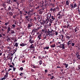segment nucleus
Segmentation results:
<instances>
[{"label":"nucleus","instance_id":"4c0bfd02","mask_svg":"<svg viewBox=\"0 0 80 80\" xmlns=\"http://www.w3.org/2000/svg\"><path fill=\"white\" fill-rule=\"evenodd\" d=\"M17 24L18 25H20V24H21V23L20 22H18L17 23Z\"/></svg>","mask_w":80,"mask_h":80},{"label":"nucleus","instance_id":"cd10ccee","mask_svg":"<svg viewBox=\"0 0 80 80\" xmlns=\"http://www.w3.org/2000/svg\"><path fill=\"white\" fill-rule=\"evenodd\" d=\"M63 65H64L65 66L66 68H67V67H68V64H67L66 63H64Z\"/></svg>","mask_w":80,"mask_h":80},{"label":"nucleus","instance_id":"a878e982","mask_svg":"<svg viewBox=\"0 0 80 80\" xmlns=\"http://www.w3.org/2000/svg\"><path fill=\"white\" fill-rule=\"evenodd\" d=\"M44 50H45V49H46V50H48V49H49V47L48 46L45 47L44 48Z\"/></svg>","mask_w":80,"mask_h":80},{"label":"nucleus","instance_id":"a211bd4d","mask_svg":"<svg viewBox=\"0 0 80 80\" xmlns=\"http://www.w3.org/2000/svg\"><path fill=\"white\" fill-rule=\"evenodd\" d=\"M52 48H54L55 47V44H53L50 46Z\"/></svg>","mask_w":80,"mask_h":80},{"label":"nucleus","instance_id":"8fccbe9b","mask_svg":"<svg viewBox=\"0 0 80 80\" xmlns=\"http://www.w3.org/2000/svg\"><path fill=\"white\" fill-rule=\"evenodd\" d=\"M58 18H62V15H61L59 16V17H58Z\"/></svg>","mask_w":80,"mask_h":80},{"label":"nucleus","instance_id":"5fc2aeb1","mask_svg":"<svg viewBox=\"0 0 80 80\" xmlns=\"http://www.w3.org/2000/svg\"><path fill=\"white\" fill-rule=\"evenodd\" d=\"M19 13L21 14V15H22V11H19Z\"/></svg>","mask_w":80,"mask_h":80},{"label":"nucleus","instance_id":"f704fd0d","mask_svg":"<svg viewBox=\"0 0 80 80\" xmlns=\"http://www.w3.org/2000/svg\"><path fill=\"white\" fill-rule=\"evenodd\" d=\"M7 40L8 42H10V38L9 37H8V38L7 39Z\"/></svg>","mask_w":80,"mask_h":80},{"label":"nucleus","instance_id":"a18cd8bd","mask_svg":"<svg viewBox=\"0 0 80 80\" xmlns=\"http://www.w3.org/2000/svg\"><path fill=\"white\" fill-rule=\"evenodd\" d=\"M12 26L13 27V28H15V27H16V25H15V24L12 25Z\"/></svg>","mask_w":80,"mask_h":80},{"label":"nucleus","instance_id":"4d7b16f0","mask_svg":"<svg viewBox=\"0 0 80 80\" xmlns=\"http://www.w3.org/2000/svg\"><path fill=\"white\" fill-rule=\"evenodd\" d=\"M9 67H10V68H12V67L13 68V66L12 65H9Z\"/></svg>","mask_w":80,"mask_h":80},{"label":"nucleus","instance_id":"39448f33","mask_svg":"<svg viewBox=\"0 0 80 80\" xmlns=\"http://www.w3.org/2000/svg\"><path fill=\"white\" fill-rule=\"evenodd\" d=\"M57 47H59L61 48H62V49H65V45L64 44H60L59 46H57Z\"/></svg>","mask_w":80,"mask_h":80},{"label":"nucleus","instance_id":"473e14b6","mask_svg":"<svg viewBox=\"0 0 80 80\" xmlns=\"http://www.w3.org/2000/svg\"><path fill=\"white\" fill-rule=\"evenodd\" d=\"M53 21H53V20H52V19H50L49 22L50 23H53Z\"/></svg>","mask_w":80,"mask_h":80},{"label":"nucleus","instance_id":"ddd939ff","mask_svg":"<svg viewBox=\"0 0 80 80\" xmlns=\"http://www.w3.org/2000/svg\"><path fill=\"white\" fill-rule=\"evenodd\" d=\"M51 19H52V20L54 21V20H55V16H51Z\"/></svg>","mask_w":80,"mask_h":80},{"label":"nucleus","instance_id":"c85d7f7f","mask_svg":"<svg viewBox=\"0 0 80 80\" xmlns=\"http://www.w3.org/2000/svg\"><path fill=\"white\" fill-rule=\"evenodd\" d=\"M31 66L32 67V68H35V66H36L35 65V64H31Z\"/></svg>","mask_w":80,"mask_h":80},{"label":"nucleus","instance_id":"052dcab7","mask_svg":"<svg viewBox=\"0 0 80 80\" xmlns=\"http://www.w3.org/2000/svg\"><path fill=\"white\" fill-rule=\"evenodd\" d=\"M78 11L79 13V15H80V9H79V8H78Z\"/></svg>","mask_w":80,"mask_h":80},{"label":"nucleus","instance_id":"4468645a","mask_svg":"<svg viewBox=\"0 0 80 80\" xmlns=\"http://www.w3.org/2000/svg\"><path fill=\"white\" fill-rule=\"evenodd\" d=\"M78 30H79V29H78V28L76 27L74 29L75 32H77V31H78Z\"/></svg>","mask_w":80,"mask_h":80},{"label":"nucleus","instance_id":"2eb2a0df","mask_svg":"<svg viewBox=\"0 0 80 80\" xmlns=\"http://www.w3.org/2000/svg\"><path fill=\"white\" fill-rule=\"evenodd\" d=\"M12 54H11V55L9 56V58H8V60H12Z\"/></svg>","mask_w":80,"mask_h":80},{"label":"nucleus","instance_id":"4be33fe9","mask_svg":"<svg viewBox=\"0 0 80 80\" xmlns=\"http://www.w3.org/2000/svg\"><path fill=\"white\" fill-rule=\"evenodd\" d=\"M2 27L3 28V29H7V27L5 26H2Z\"/></svg>","mask_w":80,"mask_h":80},{"label":"nucleus","instance_id":"a19ab883","mask_svg":"<svg viewBox=\"0 0 80 80\" xmlns=\"http://www.w3.org/2000/svg\"><path fill=\"white\" fill-rule=\"evenodd\" d=\"M9 22H7L6 23H5L4 24V25H6V26H7V25H8V24H9Z\"/></svg>","mask_w":80,"mask_h":80},{"label":"nucleus","instance_id":"c03bdc74","mask_svg":"<svg viewBox=\"0 0 80 80\" xmlns=\"http://www.w3.org/2000/svg\"><path fill=\"white\" fill-rule=\"evenodd\" d=\"M75 43H71V46H72V47H73L75 45Z\"/></svg>","mask_w":80,"mask_h":80},{"label":"nucleus","instance_id":"9d476101","mask_svg":"<svg viewBox=\"0 0 80 80\" xmlns=\"http://www.w3.org/2000/svg\"><path fill=\"white\" fill-rule=\"evenodd\" d=\"M32 26V23H28V29H30V28Z\"/></svg>","mask_w":80,"mask_h":80},{"label":"nucleus","instance_id":"f257e3e1","mask_svg":"<svg viewBox=\"0 0 80 80\" xmlns=\"http://www.w3.org/2000/svg\"><path fill=\"white\" fill-rule=\"evenodd\" d=\"M40 28V27H38L36 29V28H34L33 30H32L31 34H32V35H35V33H37L38 32V30Z\"/></svg>","mask_w":80,"mask_h":80},{"label":"nucleus","instance_id":"6e6552de","mask_svg":"<svg viewBox=\"0 0 80 80\" xmlns=\"http://www.w3.org/2000/svg\"><path fill=\"white\" fill-rule=\"evenodd\" d=\"M70 34L68 33V34L66 35V38L67 40H69L70 38Z\"/></svg>","mask_w":80,"mask_h":80},{"label":"nucleus","instance_id":"49530a36","mask_svg":"<svg viewBox=\"0 0 80 80\" xmlns=\"http://www.w3.org/2000/svg\"><path fill=\"white\" fill-rule=\"evenodd\" d=\"M23 73L21 72L20 74L19 75L20 76H21L22 77L23 75Z\"/></svg>","mask_w":80,"mask_h":80},{"label":"nucleus","instance_id":"2f4dec72","mask_svg":"<svg viewBox=\"0 0 80 80\" xmlns=\"http://www.w3.org/2000/svg\"><path fill=\"white\" fill-rule=\"evenodd\" d=\"M32 21H33V19H31V20L29 21V23H31L32 24Z\"/></svg>","mask_w":80,"mask_h":80},{"label":"nucleus","instance_id":"3c124183","mask_svg":"<svg viewBox=\"0 0 80 80\" xmlns=\"http://www.w3.org/2000/svg\"><path fill=\"white\" fill-rule=\"evenodd\" d=\"M39 13L40 14H42V11H39Z\"/></svg>","mask_w":80,"mask_h":80},{"label":"nucleus","instance_id":"9b49d317","mask_svg":"<svg viewBox=\"0 0 80 80\" xmlns=\"http://www.w3.org/2000/svg\"><path fill=\"white\" fill-rule=\"evenodd\" d=\"M60 37L61 38L62 41L63 42V41H64V36H63V35H61L60 36Z\"/></svg>","mask_w":80,"mask_h":80},{"label":"nucleus","instance_id":"e2e57ef3","mask_svg":"<svg viewBox=\"0 0 80 80\" xmlns=\"http://www.w3.org/2000/svg\"><path fill=\"white\" fill-rule=\"evenodd\" d=\"M69 27H70V25L69 24H68V25L67 26V28H68Z\"/></svg>","mask_w":80,"mask_h":80},{"label":"nucleus","instance_id":"f8f14e48","mask_svg":"<svg viewBox=\"0 0 80 80\" xmlns=\"http://www.w3.org/2000/svg\"><path fill=\"white\" fill-rule=\"evenodd\" d=\"M27 45V44L25 43H22V44H20V46L21 47H24V46H25V45Z\"/></svg>","mask_w":80,"mask_h":80},{"label":"nucleus","instance_id":"6ab92c4d","mask_svg":"<svg viewBox=\"0 0 80 80\" xmlns=\"http://www.w3.org/2000/svg\"><path fill=\"white\" fill-rule=\"evenodd\" d=\"M30 48H34V46H33V44H32L29 47Z\"/></svg>","mask_w":80,"mask_h":80},{"label":"nucleus","instance_id":"f3484780","mask_svg":"<svg viewBox=\"0 0 80 80\" xmlns=\"http://www.w3.org/2000/svg\"><path fill=\"white\" fill-rule=\"evenodd\" d=\"M41 37H42V35L40 34L38 35V38H39L38 40H41Z\"/></svg>","mask_w":80,"mask_h":80},{"label":"nucleus","instance_id":"c756f323","mask_svg":"<svg viewBox=\"0 0 80 80\" xmlns=\"http://www.w3.org/2000/svg\"><path fill=\"white\" fill-rule=\"evenodd\" d=\"M9 13L10 16H13V13L12 12H9Z\"/></svg>","mask_w":80,"mask_h":80},{"label":"nucleus","instance_id":"338daca9","mask_svg":"<svg viewBox=\"0 0 80 80\" xmlns=\"http://www.w3.org/2000/svg\"><path fill=\"white\" fill-rule=\"evenodd\" d=\"M22 63H25V60H23L22 61Z\"/></svg>","mask_w":80,"mask_h":80},{"label":"nucleus","instance_id":"c9c22d12","mask_svg":"<svg viewBox=\"0 0 80 80\" xmlns=\"http://www.w3.org/2000/svg\"><path fill=\"white\" fill-rule=\"evenodd\" d=\"M18 43H16L14 46L15 47H18Z\"/></svg>","mask_w":80,"mask_h":80},{"label":"nucleus","instance_id":"f03ea898","mask_svg":"<svg viewBox=\"0 0 80 80\" xmlns=\"http://www.w3.org/2000/svg\"><path fill=\"white\" fill-rule=\"evenodd\" d=\"M53 33L52 32V31H49V29L47 32L46 34V36H49V37H52V35H53Z\"/></svg>","mask_w":80,"mask_h":80},{"label":"nucleus","instance_id":"13d9d810","mask_svg":"<svg viewBox=\"0 0 80 80\" xmlns=\"http://www.w3.org/2000/svg\"><path fill=\"white\" fill-rule=\"evenodd\" d=\"M8 48L9 49V50H11V48H10V47H8Z\"/></svg>","mask_w":80,"mask_h":80},{"label":"nucleus","instance_id":"1a4fd4ad","mask_svg":"<svg viewBox=\"0 0 80 80\" xmlns=\"http://www.w3.org/2000/svg\"><path fill=\"white\" fill-rule=\"evenodd\" d=\"M52 16V14L51 13H48L47 14V16H46V18H50Z\"/></svg>","mask_w":80,"mask_h":80},{"label":"nucleus","instance_id":"5701e85b","mask_svg":"<svg viewBox=\"0 0 80 80\" xmlns=\"http://www.w3.org/2000/svg\"><path fill=\"white\" fill-rule=\"evenodd\" d=\"M39 65H41L42 64V60H39Z\"/></svg>","mask_w":80,"mask_h":80},{"label":"nucleus","instance_id":"7ed1b4c3","mask_svg":"<svg viewBox=\"0 0 80 80\" xmlns=\"http://www.w3.org/2000/svg\"><path fill=\"white\" fill-rule=\"evenodd\" d=\"M32 37L31 36V35L29 36V42L31 44L34 43V41L32 39Z\"/></svg>","mask_w":80,"mask_h":80},{"label":"nucleus","instance_id":"7c9ffc66","mask_svg":"<svg viewBox=\"0 0 80 80\" xmlns=\"http://www.w3.org/2000/svg\"><path fill=\"white\" fill-rule=\"evenodd\" d=\"M66 4L67 5H69V2L68 1H67L66 2Z\"/></svg>","mask_w":80,"mask_h":80},{"label":"nucleus","instance_id":"b1692460","mask_svg":"<svg viewBox=\"0 0 80 80\" xmlns=\"http://www.w3.org/2000/svg\"><path fill=\"white\" fill-rule=\"evenodd\" d=\"M70 42H72V41L71 40H70L69 41H68V42L67 43V44L68 45H69L70 44H71V42L70 43Z\"/></svg>","mask_w":80,"mask_h":80},{"label":"nucleus","instance_id":"dca6fc26","mask_svg":"<svg viewBox=\"0 0 80 80\" xmlns=\"http://www.w3.org/2000/svg\"><path fill=\"white\" fill-rule=\"evenodd\" d=\"M50 21V18H47V19L46 20V22L47 23H48V22Z\"/></svg>","mask_w":80,"mask_h":80},{"label":"nucleus","instance_id":"774afa93","mask_svg":"<svg viewBox=\"0 0 80 80\" xmlns=\"http://www.w3.org/2000/svg\"><path fill=\"white\" fill-rule=\"evenodd\" d=\"M78 68H79V70H80V65H79L78 66Z\"/></svg>","mask_w":80,"mask_h":80},{"label":"nucleus","instance_id":"de8ad7c7","mask_svg":"<svg viewBox=\"0 0 80 80\" xmlns=\"http://www.w3.org/2000/svg\"><path fill=\"white\" fill-rule=\"evenodd\" d=\"M16 17H17V15L13 16V18H16Z\"/></svg>","mask_w":80,"mask_h":80},{"label":"nucleus","instance_id":"37998d69","mask_svg":"<svg viewBox=\"0 0 80 80\" xmlns=\"http://www.w3.org/2000/svg\"><path fill=\"white\" fill-rule=\"evenodd\" d=\"M7 52L8 53H11V51H10V50H8L7 51Z\"/></svg>","mask_w":80,"mask_h":80},{"label":"nucleus","instance_id":"0e129e2a","mask_svg":"<svg viewBox=\"0 0 80 80\" xmlns=\"http://www.w3.org/2000/svg\"><path fill=\"white\" fill-rule=\"evenodd\" d=\"M55 10H56L55 9V8H54V9H53L52 10V11L53 12H55Z\"/></svg>","mask_w":80,"mask_h":80},{"label":"nucleus","instance_id":"09e8293b","mask_svg":"<svg viewBox=\"0 0 80 80\" xmlns=\"http://www.w3.org/2000/svg\"><path fill=\"white\" fill-rule=\"evenodd\" d=\"M23 67H21L20 68V69L21 70V71H22V70H23Z\"/></svg>","mask_w":80,"mask_h":80},{"label":"nucleus","instance_id":"423d86ee","mask_svg":"<svg viewBox=\"0 0 80 80\" xmlns=\"http://www.w3.org/2000/svg\"><path fill=\"white\" fill-rule=\"evenodd\" d=\"M77 6V4L76 3H75L74 4H71V5L70 6V7L72 8H75Z\"/></svg>","mask_w":80,"mask_h":80},{"label":"nucleus","instance_id":"58836bf2","mask_svg":"<svg viewBox=\"0 0 80 80\" xmlns=\"http://www.w3.org/2000/svg\"><path fill=\"white\" fill-rule=\"evenodd\" d=\"M13 71L15 72V70H16V68H15L14 67H13Z\"/></svg>","mask_w":80,"mask_h":80},{"label":"nucleus","instance_id":"393cba45","mask_svg":"<svg viewBox=\"0 0 80 80\" xmlns=\"http://www.w3.org/2000/svg\"><path fill=\"white\" fill-rule=\"evenodd\" d=\"M76 57H77V58H78L79 57H80V55L78 53V52H77V53L76 54Z\"/></svg>","mask_w":80,"mask_h":80},{"label":"nucleus","instance_id":"ea45409f","mask_svg":"<svg viewBox=\"0 0 80 80\" xmlns=\"http://www.w3.org/2000/svg\"><path fill=\"white\" fill-rule=\"evenodd\" d=\"M31 71L32 72H35V70L33 69H31Z\"/></svg>","mask_w":80,"mask_h":80},{"label":"nucleus","instance_id":"412c9836","mask_svg":"<svg viewBox=\"0 0 80 80\" xmlns=\"http://www.w3.org/2000/svg\"><path fill=\"white\" fill-rule=\"evenodd\" d=\"M8 73L6 72V75H4V77L6 78H7V77H8Z\"/></svg>","mask_w":80,"mask_h":80},{"label":"nucleus","instance_id":"72a5a7b5","mask_svg":"<svg viewBox=\"0 0 80 80\" xmlns=\"http://www.w3.org/2000/svg\"><path fill=\"white\" fill-rule=\"evenodd\" d=\"M11 33H12V34H14L15 33V31H13V30H11Z\"/></svg>","mask_w":80,"mask_h":80},{"label":"nucleus","instance_id":"79ce46f5","mask_svg":"<svg viewBox=\"0 0 80 80\" xmlns=\"http://www.w3.org/2000/svg\"><path fill=\"white\" fill-rule=\"evenodd\" d=\"M8 10H12V8H11V7L9 6L8 8Z\"/></svg>","mask_w":80,"mask_h":80},{"label":"nucleus","instance_id":"e433bc0d","mask_svg":"<svg viewBox=\"0 0 80 80\" xmlns=\"http://www.w3.org/2000/svg\"><path fill=\"white\" fill-rule=\"evenodd\" d=\"M38 59L39 60H42V57H41V56H38Z\"/></svg>","mask_w":80,"mask_h":80},{"label":"nucleus","instance_id":"20e7f679","mask_svg":"<svg viewBox=\"0 0 80 80\" xmlns=\"http://www.w3.org/2000/svg\"><path fill=\"white\" fill-rule=\"evenodd\" d=\"M31 17V16L30 15L25 16V18L26 19L27 22H29L32 19L30 18Z\"/></svg>","mask_w":80,"mask_h":80},{"label":"nucleus","instance_id":"aec40b11","mask_svg":"<svg viewBox=\"0 0 80 80\" xmlns=\"http://www.w3.org/2000/svg\"><path fill=\"white\" fill-rule=\"evenodd\" d=\"M5 79H7V78H5V77L4 76L3 78H1L0 79V80H5Z\"/></svg>","mask_w":80,"mask_h":80},{"label":"nucleus","instance_id":"bb28decb","mask_svg":"<svg viewBox=\"0 0 80 80\" xmlns=\"http://www.w3.org/2000/svg\"><path fill=\"white\" fill-rule=\"evenodd\" d=\"M9 32H10V28L9 27L8 29V33H9Z\"/></svg>","mask_w":80,"mask_h":80},{"label":"nucleus","instance_id":"6e6d98bb","mask_svg":"<svg viewBox=\"0 0 80 80\" xmlns=\"http://www.w3.org/2000/svg\"><path fill=\"white\" fill-rule=\"evenodd\" d=\"M1 50H0V56H1L2 55V52H1Z\"/></svg>","mask_w":80,"mask_h":80},{"label":"nucleus","instance_id":"864d4df0","mask_svg":"<svg viewBox=\"0 0 80 80\" xmlns=\"http://www.w3.org/2000/svg\"><path fill=\"white\" fill-rule=\"evenodd\" d=\"M42 65L44 67H46V65L45 64V63H42Z\"/></svg>","mask_w":80,"mask_h":80},{"label":"nucleus","instance_id":"603ef678","mask_svg":"<svg viewBox=\"0 0 80 80\" xmlns=\"http://www.w3.org/2000/svg\"><path fill=\"white\" fill-rule=\"evenodd\" d=\"M39 68V67L38 66H36L35 68Z\"/></svg>","mask_w":80,"mask_h":80},{"label":"nucleus","instance_id":"69168bd1","mask_svg":"<svg viewBox=\"0 0 80 80\" xmlns=\"http://www.w3.org/2000/svg\"><path fill=\"white\" fill-rule=\"evenodd\" d=\"M53 8H51L50 9V11L51 12H52V11H53Z\"/></svg>","mask_w":80,"mask_h":80},{"label":"nucleus","instance_id":"bf43d9fd","mask_svg":"<svg viewBox=\"0 0 80 80\" xmlns=\"http://www.w3.org/2000/svg\"><path fill=\"white\" fill-rule=\"evenodd\" d=\"M55 35H58V32H55Z\"/></svg>","mask_w":80,"mask_h":80},{"label":"nucleus","instance_id":"0eeeda50","mask_svg":"<svg viewBox=\"0 0 80 80\" xmlns=\"http://www.w3.org/2000/svg\"><path fill=\"white\" fill-rule=\"evenodd\" d=\"M41 32H42L43 33H46L47 32V31L46 30V27L44 26L43 29L41 30Z\"/></svg>","mask_w":80,"mask_h":80},{"label":"nucleus","instance_id":"680f3d73","mask_svg":"<svg viewBox=\"0 0 80 80\" xmlns=\"http://www.w3.org/2000/svg\"><path fill=\"white\" fill-rule=\"evenodd\" d=\"M63 28H67V26L66 25H64L63 26Z\"/></svg>","mask_w":80,"mask_h":80}]
</instances>
